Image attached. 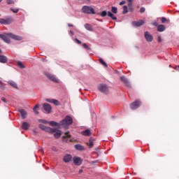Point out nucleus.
Instances as JSON below:
<instances>
[{
  "label": "nucleus",
  "instance_id": "49",
  "mask_svg": "<svg viewBox=\"0 0 179 179\" xmlns=\"http://www.w3.org/2000/svg\"><path fill=\"white\" fill-rule=\"evenodd\" d=\"M68 26H69V27H73V24H69Z\"/></svg>",
  "mask_w": 179,
  "mask_h": 179
},
{
  "label": "nucleus",
  "instance_id": "5",
  "mask_svg": "<svg viewBox=\"0 0 179 179\" xmlns=\"http://www.w3.org/2000/svg\"><path fill=\"white\" fill-rule=\"evenodd\" d=\"M141 101L139 100H136L134 102L131 103L130 104V108L131 110H136V108H138V107H141Z\"/></svg>",
  "mask_w": 179,
  "mask_h": 179
},
{
  "label": "nucleus",
  "instance_id": "47",
  "mask_svg": "<svg viewBox=\"0 0 179 179\" xmlns=\"http://www.w3.org/2000/svg\"><path fill=\"white\" fill-rule=\"evenodd\" d=\"M152 24H153V26H157V22H152Z\"/></svg>",
  "mask_w": 179,
  "mask_h": 179
},
{
  "label": "nucleus",
  "instance_id": "19",
  "mask_svg": "<svg viewBox=\"0 0 179 179\" xmlns=\"http://www.w3.org/2000/svg\"><path fill=\"white\" fill-rule=\"evenodd\" d=\"M49 124H50V125H51V127H58V128H59V127H61L60 123H58L55 121L49 122Z\"/></svg>",
  "mask_w": 179,
  "mask_h": 179
},
{
  "label": "nucleus",
  "instance_id": "8",
  "mask_svg": "<svg viewBox=\"0 0 179 179\" xmlns=\"http://www.w3.org/2000/svg\"><path fill=\"white\" fill-rule=\"evenodd\" d=\"M0 38L3 40V41H5V43H7L8 44L10 43V39H9L10 38V37H9V34H0Z\"/></svg>",
  "mask_w": 179,
  "mask_h": 179
},
{
  "label": "nucleus",
  "instance_id": "54",
  "mask_svg": "<svg viewBox=\"0 0 179 179\" xmlns=\"http://www.w3.org/2000/svg\"><path fill=\"white\" fill-rule=\"evenodd\" d=\"M82 171H82V170H80V173H82Z\"/></svg>",
  "mask_w": 179,
  "mask_h": 179
},
{
  "label": "nucleus",
  "instance_id": "33",
  "mask_svg": "<svg viewBox=\"0 0 179 179\" xmlns=\"http://www.w3.org/2000/svg\"><path fill=\"white\" fill-rule=\"evenodd\" d=\"M99 62L100 64H103V66H105L106 68H107V63H106V62H104V60H103V59H99Z\"/></svg>",
  "mask_w": 179,
  "mask_h": 179
},
{
  "label": "nucleus",
  "instance_id": "17",
  "mask_svg": "<svg viewBox=\"0 0 179 179\" xmlns=\"http://www.w3.org/2000/svg\"><path fill=\"white\" fill-rule=\"evenodd\" d=\"M52 134H54L55 138H56V139H58V138L61 137V135L62 134V131H61L60 130L56 129V131Z\"/></svg>",
  "mask_w": 179,
  "mask_h": 179
},
{
  "label": "nucleus",
  "instance_id": "43",
  "mask_svg": "<svg viewBox=\"0 0 179 179\" xmlns=\"http://www.w3.org/2000/svg\"><path fill=\"white\" fill-rule=\"evenodd\" d=\"M157 41H158V43H162V36H159L157 37Z\"/></svg>",
  "mask_w": 179,
  "mask_h": 179
},
{
  "label": "nucleus",
  "instance_id": "24",
  "mask_svg": "<svg viewBox=\"0 0 179 179\" xmlns=\"http://www.w3.org/2000/svg\"><path fill=\"white\" fill-rule=\"evenodd\" d=\"M85 27L86 30H88V31H93V27L92 26V24H85Z\"/></svg>",
  "mask_w": 179,
  "mask_h": 179
},
{
  "label": "nucleus",
  "instance_id": "3",
  "mask_svg": "<svg viewBox=\"0 0 179 179\" xmlns=\"http://www.w3.org/2000/svg\"><path fill=\"white\" fill-rule=\"evenodd\" d=\"M39 128L45 132H49V134H54L57 131V129H52L45 126L44 124H39Z\"/></svg>",
  "mask_w": 179,
  "mask_h": 179
},
{
  "label": "nucleus",
  "instance_id": "13",
  "mask_svg": "<svg viewBox=\"0 0 179 179\" xmlns=\"http://www.w3.org/2000/svg\"><path fill=\"white\" fill-rule=\"evenodd\" d=\"M73 163L76 166H80L82 164V159L80 157H73Z\"/></svg>",
  "mask_w": 179,
  "mask_h": 179
},
{
  "label": "nucleus",
  "instance_id": "22",
  "mask_svg": "<svg viewBox=\"0 0 179 179\" xmlns=\"http://www.w3.org/2000/svg\"><path fill=\"white\" fill-rule=\"evenodd\" d=\"M92 132L90 131V129H86L82 132V134L84 135V136H90Z\"/></svg>",
  "mask_w": 179,
  "mask_h": 179
},
{
  "label": "nucleus",
  "instance_id": "35",
  "mask_svg": "<svg viewBox=\"0 0 179 179\" xmlns=\"http://www.w3.org/2000/svg\"><path fill=\"white\" fill-rule=\"evenodd\" d=\"M17 66L21 68L22 69H23L24 68V65L23 64V63L22 62H17Z\"/></svg>",
  "mask_w": 179,
  "mask_h": 179
},
{
  "label": "nucleus",
  "instance_id": "44",
  "mask_svg": "<svg viewBox=\"0 0 179 179\" xmlns=\"http://www.w3.org/2000/svg\"><path fill=\"white\" fill-rule=\"evenodd\" d=\"M124 4H125V1H122L119 3V5H120V6H122V5H124Z\"/></svg>",
  "mask_w": 179,
  "mask_h": 179
},
{
  "label": "nucleus",
  "instance_id": "48",
  "mask_svg": "<svg viewBox=\"0 0 179 179\" xmlns=\"http://www.w3.org/2000/svg\"><path fill=\"white\" fill-rule=\"evenodd\" d=\"M175 69H176V71H179V66H176L175 67Z\"/></svg>",
  "mask_w": 179,
  "mask_h": 179
},
{
  "label": "nucleus",
  "instance_id": "55",
  "mask_svg": "<svg viewBox=\"0 0 179 179\" xmlns=\"http://www.w3.org/2000/svg\"><path fill=\"white\" fill-rule=\"evenodd\" d=\"M0 2H2V0H0Z\"/></svg>",
  "mask_w": 179,
  "mask_h": 179
},
{
  "label": "nucleus",
  "instance_id": "31",
  "mask_svg": "<svg viewBox=\"0 0 179 179\" xmlns=\"http://www.w3.org/2000/svg\"><path fill=\"white\" fill-rule=\"evenodd\" d=\"M127 12H128V6H123L122 14H123V15H125V14H127Z\"/></svg>",
  "mask_w": 179,
  "mask_h": 179
},
{
  "label": "nucleus",
  "instance_id": "18",
  "mask_svg": "<svg viewBox=\"0 0 179 179\" xmlns=\"http://www.w3.org/2000/svg\"><path fill=\"white\" fill-rule=\"evenodd\" d=\"M19 111L21 114V117H22V120H24L25 118L27 117V112H26V110H24L23 109H20Z\"/></svg>",
  "mask_w": 179,
  "mask_h": 179
},
{
  "label": "nucleus",
  "instance_id": "41",
  "mask_svg": "<svg viewBox=\"0 0 179 179\" xmlns=\"http://www.w3.org/2000/svg\"><path fill=\"white\" fill-rule=\"evenodd\" d=\"M145 10L146 9L144 7H141L140 8V13H143Z\"/></svg>",
  "mask_w": 179,
  "mask_h": 179
},
{
  "label": "nucleus",
  "instance_id": "6",
  "mask_svg": "<svg viewBox=\"0 0 179 179\" xmlns=\"http://www.w3.org/2000/svg\"><path fill=\"white\" fill-rule=\"evenodd\" d=\"M144 37L148 43H152V41H153V36H152L149 31L144 32Z\"/></svg>",
  "mask_w": 179,
  "mask_h": 179
},
{
  "label": "nucleus",
  "instance_id": "57",
  "mask_svg": "<svg viewBox=\"0 0 179 179\" xmlns=\"http://www.w3.org/2000/svg\"><path fill=\"white\" fill-rule=\"evenodd\" d=\"M53 150H55V148H53Z\"/></svg>",
  "mask_w": 179,
  "mask_h": 179
},
{
  "label": "nucleus",
  "instance_id": "42",
  "mask_svg": "<svg viewBox=\"0 0 179 179\" xmlns=\"http://www.w3.org/2000/svg\"><path fill=\"white\" fill-rule=\"evenodd\" d=\"M75 41H76V43H77V44H82V41H79V39H78V38H76Z\"/></svg>",
  "mask_w": 179,
  "mask_h": 179
},
{
  "label": "nucleus",
  "instance_id": "23",
  "mask_svg": "<svg viewBox=\"0 0 179 179\" xmlns=\"http://www.w3.org/2000/svg\"><path fill=\"white\" fill-rule=\"evenodd\" d=\"M8 85L14 87V89H17V84L15 81H8Z\"/></svg>",
  "mask_w": 179,
  "mask_h": 179
},
{
  "label": "nucleus",
  "instance_id": "21",
  "mask_svg": "<svg viewBox=\"0 0 179 179\" xmlns=\"http://www.w3.org/2000/svg\"><path fill=\"white\" fill-rule=\"evenodd\" d=\"M7 61H8V58H6V56L0 55V62H1L2 64H6Z\"/></svg>",
  "mask_w": 179,
  "mask_h": 179
},
{
  "label": "nucleus",
  "instance_id": "50",
  "mask_svg": "<svg viewBox=\"0 0 179 179\" xmlns=\"http://www.w3.org/2000/svg\"><path fill=\"white\" fill-rule=\"evenodd\" d=\"M71 34H72V36H73L74 33L72 31H70Z\"/></svg>",
  "mask_w": 179,
  "mask_h": 179
},
{
  "label": "nucleus",
  "instance_id": "30",
  "mask_svg": "<svg viewBox=\"0 0 179 179\" xmlns=\"http://www.w3.org/2000/svg\"><path fill=\"white\" fill-rule=\"evenodd\" d=\"M38 107H39L38 104H36V105L34 107L33 111H34V113H35V114H38V111L37 110H38Z\"/></svg>",
  "mask_w": 179,
  "mask_h": 179
},
{
  "label": "nucleus",
  "instance_id": "15",
  "mask_svg": "<svg viewBox=\"0 0 179 179\" xmlns=\"http://www.w3.org/2000/svg\"><path fill=\"white\" fill-rule=\"evenodd\" d=\"M47 77L52 80V82H55V83H58V79L54 75L48 74Z\"/></svg>",
  "mask_w": 179,
  "mask_h": 179
},
{
  "label": "nucleus",
  "instance_id": "27",
  "mask_svg": "<svg viewBox=\"0 0 179 179\" xmlns=\"http://www.w3.org/2000/svg\"><path fill=\"white\" fill-rule=\"evenodd\" d=\"M107 16H108L109 17H111V19L113 20H117V17H115V15H114V14H113L111 12H110V11H108V13H107Z\"/></svg>",
  "mask_w": 179,
  "mask_h": 179
},
{
  "label": "nucleus",
  "instance_id": "40",
  "mask_svg": "<svg viewBox=\"0 0 179 179\" xmlns=\"http://www.w3.org/2000/svg\"><path fill=\"white\" fill-rule=\"evenodd\" d=\"M128 3L129 8H131L132 6V0H127Z\"/></svg>",
  "mask_w": 179,
  "mask_h": 179
},
{
  "label": "nucleus",
  "instance_id": "29",
  "mask_svg": "<svg viewBox=\"0 0 179 179\" xmlns=\"http://www.w3.org/2000/svg\"><path fill=\"white\" fill-rule=\"evenodd\" d=\"M161 22L162 23H170V20H167L166 17H162L161 18Z\"/></svg>",
  "mask_w": 179,
  "mask_h": 179
},
{
  "label": "nucleus",
  "instance_id": "7",
  "mask_svg": "<svg viewBox=\"0 0 179 179\" xmlns=\"http://www.w3.org/2000/svg\"><path fill=\"white\" fill-rule=\"evenodd\" d=\"M99 90L101 92V93H108V87L106 84H101L99 86Z\"/></svg>",
  "mask_w": 179,
  "mask_h": 179
},
{
  "label": "nucleus",
  "instance_id": "36",
  "mask_svg": "<svg viewBox=\"0 0 179 179\" xmlns=\"http://www.w3.org/2000/svg\"><path fill=\"white\" fill-rule=\"evenodd\" d=\"M52 103L55 104V106H59V101H58L57 99H53Z\"/></svg>",
  "mask_w": 179,
  "mask_h": 179
},
{
  "label": "nucleus",
  "instance_id": "2",
  "mask_svg": "<svg viewBox=\"0 0 179 179\" xmlns=\"http://www.w3.org/2000/svg\"><path fill=\"white\" fill-rule=\"evenodd\" d=\"M83 13H87L88 15H94V9L89 6H84L82 8Z\"/></svg>",
  "mask_w": 179,
  "mask_h": 179
},
{
  "label": "nucleus",
  "instance_id": "39",
  "mask_svg": "<svg viewBox=\"0 0 179 179\" xmlns=\"http://www.w3.org/2000/svg\"><path fill=\"white\" fill-rule=\"evenodd\" d=\"M10 10L13 12V13H17V12H19V9L17 8H10Z\"/></svg>",
  "mask_w": 179,
  "mask_h": 179
},
{
  "label": "nucleus",
  "instance_id": "16",
  "mask_svg": "<svg viewBox=\"0 0 179 179\" xmlns=\"http://www.w3.org/2000/svg\"><path fill=\"white\" fill-rule=\"evenodd\" d=\"M22 129H24L25 131H27L29 128H30V124H29L27 122H24L21 126Z\"/></svg>",
  "mask_w": 179,
  "mask_h": 179
},
{
  "label": "nucleus",
  "instance_id": "20",
  "mask_svg": "<svg viewBox=\"0 0 179 179\" xmlns=\"http://www.w3.org/2000/svg\"><path fill=\"white\" fill-rule=\"evenodd\" d=\"M75 149H76V150H85V147H83L82 145L80 144H76L74 145Z\"/></svg>",
  "mask_w": 179,
  "mask_h": 179
},
{
  "label": "nucleus",
  "instance_id": "4",
  "mask_svg": "<svg viewBox=\"0 0 179 179\" xmlns=\"http://www.w3.org/2000/svg\"><path fill=\"white\" fill-rule=\"evenodd\" d=\"M13 22V19L12 17H6V18H0V24H10Z\"/></svg>",
  "mask_w": 179,
  "mask_h": 179
},
{
  "label": "nucleus",
  "instance_id": "53",
  "mask_svg": "<svg viewBox=\"0 0 179 179\" xmlns=\"http://www.w3.org/2000/svg\"><path fill=\"white\" fill-rule=\"evenodd\" d=\"M94 163H97V161H94Z\"/></svg>",
  "mask_w": 179,
  "mask_h": 179
},
{
  "label": "nucleus",
  "instance_id": "10",
  "mask_svg": "<svg viewBox=\"0 0 179 179\" xmlns=\"http://www.w3.org/2000/svg\"><path fill=\"white\" fill-rule=\"evenodd\" d=\"M43 108L48 114H50L51 113V110H52V108H51V105L50 103H45L43 104Z\"/></svg>",
  "mask_w": 179,
  "mask_h": 179
},
{
  "label": "nucleus",
  "instance_id": "46",
  "mask_svg": "<svg viewBox=\"0 0 179 179\" xmlns=\"http://www.w3.org/2000/svg\"><path fill=\"white\" fill-rule=\"evenodd\" d=\"M52 100L54 99H46V101H48V103H52Z\"/></svg>",
  "mask_w": 179,
  "mask_h": 179
},
{
  "label": "nucleus",
  "instance_id": "25",
  "mask_svg": "<svg viewBox=\"0 0 179 179\" xmlns=\"http://www.w3.org/2000/svg\"><path fill=\"white\" fill-rule=\"evenodd\" d=\"M166 30V27L163 24H160L157 27V31L159 32L164 31Z\"/></svg>",
  "mask_w": 179,
  "mask_h": 179
},
{
  "label": "nucleus",
  "instance_id": "52",
  "mask_svg": "<svg viewBox=\"0 0 179 179\" xmlns=\"http://www.w3.org/2000/svg\"><path fill=\"white\" fill-rule=\"evenodd\" d=\"M2 52V50L0 49V54Z\"/></svg>",
  "mask_w": 179,
  "mask_h": 179
},
{
  "label": "nucleus",
  "instance_id": "51",
  "mask_svg": "<svg viewBox=\"0 0 179 179\" xmlns=\"http://www.w3.org/2000/svg\"><path fill=\"white\" fill-rule=\"evenodd\" d=\"M70 142H73V140H72V139H70Z\"/></svg>",
  "mask_w": 179,
  "mask_h": 179
},
{
  "label": "nucleus",
  "instance_id": "1",
  "mask_svg": "<svg viewBox=\"0 0 179 179\" xmlns=\"http://www.w3.org/2000/svg\"><path fill=\"white\" fill-rule=\"evenodd\" d=\"M73 120L71 117V116H66L64 120L60 121V127H63L64 128H68L69 125H72Z\"/></svg>",
  "mask_w": 179,
  "mask_h": 179
},
{
  "label": "nucleus",
  "instance_id": "37",
  "mask_svg": "<svg viewBox=\"0 0 179 179\" xmlns=\"http://www.w3.org/2000/svg\"><path fill=\"white\" fill-rule=\"evenodd\" d=\"M106 15H107V11L103 10V11H102V12L101 13V17H105V16H106Z\"/></svg>",
  "mask_w": 179,
  "mask_h": 179
},
{
  "label": "nucleus",
  "instance_id": "32",
  "mask_svg": "<svg viewBox=\"0 0 179 179\" xmlns=\"http://www.w3.org/2000/svg\"><path fill=\"white\" fill-rule=\"evenodd\" d=\"M82 46L83 47V48H85V50H92V48H90V47H89V45H87V44L86 43H83Z\"/></svg>",
  "mask_w": 179,
  "mask_h": 179
},
{
  "label": "nucleus",
  "instance_id": "12",
  "mask_svg": "<svg viewBox=\"0 0 179 179\" xmlns=\"http://www.w3.org/2000/svg\"><path fill=\"white\" fill-rule=\"evenodd\" d=\"M120 80L123 82L127 87H132L128 79H127V78H125L124 76L120 77Z\"/></svg>",
  "mask_w": 179,
  "mask_h": 179
},
{
  "label": "nucleus",
  "instance_id": "9",
  "mask_svg": "<svg viewBox=\"0 0 179 179\" xmlns=\"http://www.w3.org/2000/svg\"><path fill=\"white\" fill-rule=\"evenodd\" d=\"M132 26H134V27H141V26H143V24H145V21L143 20H141L139 21H133L131 22Z\"/></svg>",
  "mask_w": 179,
  "mask_h": 179
},
{
  "label": "nucleus",
  "instance_id": "11",
  "mask_svg": "<svg viewBox=\"0 0 179 179\" xmlns=\"http://www.w3.org/2000/svg\"><path fill=\"white\" fill-rule=\"evenodd\" d=\"M8 36H9L10 38H13V40H15L16 41H20L23 39L22 38V36H19L17 35H15L13 34H10V33H8Z\"/></svg>",
  "mask_w": 179,
  "mask_h": 179
},
{
  "label": "nucleus",
  "instance_id": "38",
  "mask_svg": "<svg viewBox=\"0 0 179 179\" xmlns=\"http://www.w3.org/2000/svg\"><path fill=\"white\" fill-rule=\"evenodd\" d=\"M6 3L8 5H12L13 3H15V1H13V0H6Z\"/></svg>",
  "mask_w": 179,
  "mask_h": 179
},
{
  "label": "nucleus",
  "instance_id": "45",
  "mask_svg": "<svg viewBox=\"0 0 179 179\" xmlns=\"http://www.w3.org/2000/svg\"><path fill=\"white\" fill-rule=\"evenodd\" d=\"M1 101H3V103H6V99H5V97H2Z\"/></svg>",
  "mask_w": 179,
  "mask_h": 179
},
{
  "label": "nucleus",
  "instance_id": "34",
  "mask_svg": "<svg viewBox=\"0 0 179 179\" xmlns=\"http://www.w3.org/2000/svg\"><path fill=\"white\" fill-rule=\"evenodd\" d=\"M117 10H118V8H117V7L115 6L112 7L111 12H113V13H115V14L117 13Z\"/></svg>",
  "mask_w": 179,
  "mask_h": 179
},
{
  "label": "nucleus",
  "instance_id": "26",
  "mask_svg": "<svg viewBox=\"0 0 179 179\" xmlns=\"http://www.w3.org/2000/svg\"><path fill=\"white\" fill-rule=\"evenodd\" d=\"M62 138L64 142H68V139H66V138H71V134H69V132H66Z\"/></svg>",
  "mask_w": 179,
  "mask_h": 179
},
{
  "label": "nucleus",
  "instance_id": "56",
  "mask_svg": "<svg viewBox=\"0 0 179 179\" xmlns=\"http://www.w3.org/2000/svg\"><path fill=\"white\" fill-rule=\"evenodd\" d=\"M53 150H55V148H53Z\"/></svg>",
  "mask_w": 179,
  "mask_h": 179
},
{
  "label": "nucleus",
  "instance_id": "14",
  "mask_svg": "<svg viewBox=\"0 0 179 179\" xmlns=\"http://www.w3.org/2000/svg\"><path fill=\"white\" fill-rule=\"evenodd\" d=\"M63 160L65 163H69V162H71L72 160V155H66L64 158Z\"/></svg>",
  "mask_w": 179,
  "mask_h": 179
},
{
  "label": "nucleus",
  "instance_id": "28",
  "mask_svg": "<svg viewBox=\"0 0 179 179\" xmlns=\"http://www.w3.org/2000/svg\"><path fill=\"white\" fill-rule=\"evenodd\" d=\"M94 141V138H90V141H89V143H88V146H89V148H93V141Z\"/></svg>",
  "mask_w": 179,
  "mask_h": 179
}]
</instances>
